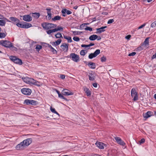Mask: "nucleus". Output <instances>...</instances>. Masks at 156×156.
Here are the masks:
<instances>
[{"instance_id": "nucleus-58", "label": "nucleus", "mask_w": 156, "mask_h": 156, "mask_svg": "<svg viewBox=\"0 0 156 156\" xmlns=\"http://www.w3.org/2000/svg\"><path fill=\"white\" fill-rule=\"evenodd\" d=\"M131 37V36L130 35H128L125 37V38L129 40L130 39V38Z\"/></svg>"}, {"instance_id": "nucleus-34", "label": "nucleus", "mask_w": 156, "mask_h": 156, "mask_svg": "<svg viewBox=\"0 0 156 156\" xmlns=\"http://www.w3.org/2000/svg\"><path fill=\"white\" fill-rule=\"evenodd\" d=\"M55 36L56 38H59L61 37L62 38V34L61 33H57L55 35Z\"/></svg>"}, {"instance_id": "nucleus-37", "label": "nucleus", "mask_w": 156, "mask_h": 156, "mask_svg": "<svg viewBox=\"0 0 156 156\" xmlns=\"http://www.w3.org/2000/svg\"><path fill=\"white\" fill-rule=\"evenodd\" d=\"M149 38H147L144 42V44L146 45L149 44Z\"/></svg>"}, {"instance_id": "nucleus-53", "label": "nucleus", "mask_w": 156, "mask_h": 156, "mask_svg": "<svg viewBox=\"0 0 156 156\" xmlns=\"http://www.w3.org/2000/svg\"><path fill=\"white\" fill-rule=\"evenodd\" d=\"M60 78L62 79H64L65 78V76L64 75L61 74L60 75Z\"/></svg>"}, {"instance_id": "nucleus-22", "label": "nucleus", "mask_w": 156, "mask_h": 156, "mask_svg": "<svg viewBox=\"0 0 156 156\" xmlns=\"http://www.w3.org/2000/svg\"><path fill=\"white\" fill-rule=\"evenodd\" d=\"M32 27V25L29 23L24 22L23 26V28H28Z\"/></svg>"}, {"instance_id": "nucleus-3", "label": "nucleus", "mask_w": 156, "mask_h": 156, "mask_svg": "<svg viewBox=\"0 0 156 156\" xmlns=\"http://www.w3.org/2000/svg\"><path fill=\"white\" fill-rule=\"evenodd\" d=\"M131 95L134 101H136L138 99V93L136 91V88H133L132 89L131 91Z\"/></svg>"}, {"instance_id": "nucleus-8", "label": "nucleus", "mask_w": 156, "mask_h": 156, "mask_svg": "<svg viewBox=\"0 0 156 156\" xmlns=\"http://www.w3.org/2000/svg\"><path fill=\"white\" fill-rule=\"evenodd\" d=\"M62 93L63 95L66 96H69L73 94V93L66 89H63L62 91Z\"/></svg>"}, {"instance_id": "nucleus-36", "label": "nucleus", "mask_w": 156, "mask_h": 156, "mask_svg": "<svg viewBox=\"0 0 156 156\" xmlns=\"http://www.w3.org/2000/svg\"><path fill=\"white\" fill-rule=\"evenodd\" d=\"M6 22L5 20H0V25L1 26H5Z\"/></svg>"}, {"instance_id": "nucleus-14", "label": "nucleus", "mask_w": 156, "mask_h": 156, "mask_svg": "<svg viewBox=\"0 0 156 156\" xmlns=\"http://www.w3.org/2000/svg\"><path fill=\"white\" fill-rule=\"evenodd\" d=\"M153 115V112L148 111L146 113L144 114L143 116L144 118L147 119Z\"/></svg>"}, {"instance_id": "nucleus-31", "label": "nucleus", "mask_w": 156, "mask_h": 156, "mask_svg": "<svg viewBox=\"0 0 156 156\" xmlns=\"http://www.w3.org/2000/svg\"><path fill=\"white\" fill-rule=\"evenodd\" d=\"M55 30L56 32L58 31H62L63 30V28L62 27L58 26L56 28H55Z\"/></svg>"}, {"instance_id": "nucleus-52", "label": "nucleus", "mask_w": 156, "mask_h": 156, "mask_svg": "<svg viewBox=\"0 0 156 156\" xmlns=\"http://www.w3.org/2000/svg\"><path fill=\"white\" fill-rule=\"evenodd\" d=\"M136 54V52H132L130 53H129V56H133L134 55H135Z\"/></svg>"}, {"instance_id": "nucleus-63", "label": "nucleus", "mask_w": 156, "mask_h": 156, "mask_svg": "<svg viewBox=\"0 0 156 156\" xmlns=\"http://www.w3.org/2000/svg\"><path fill=\"white\" fill-rule=\"evenodd\" d=\"M56 92L58 94V95H59V94H61L60 93V92H59V91H58V90H56Z\"/></svg>"}, {"instance_id": "nucleus-46", "label": "nucleus", "mask_w": 156, "mask_h": 156, "mask_svg": "<svg viewBox=\"0 0 156 156\" xmlns=\"http://www.w3.org/2000/svg\"><path fill=\"white\" fill-rule=\"evenodd\" d=\"M73 39L75 41H78L80 40V38L77 37H73Z\"/></svg>"}, {"instance_id": "nucleus-29", "label": "nucleus", "mask_w": 156, "mask_h": 156, "mask_svg": "<svg viewBox=\"0 0 156 156\" xmlns=\"http://www.w3.org/2000/svg\"><path fill=\"white\" fill-rule=\"evenodd\" d=\"M89 79L90 80H94V76L92 73H89Z\"/></svg>"}, {"instance_id": "nucleus-45", "label": "nucleus", "mask_w": 156, "mask_h": 156, "mask_svg": "<svg viewBox=\"0 0 156 156\" xmlns=\"http://www.w3.org/2000/svg\"><path fill=\"white\" fill-rule=\"evenodd\" d=\"M65 10V12H66V13L67 15H69L72 13V12L69 10H68L67 9H64Z\"/></svg>"}, {"instance_id": "nucleus-26", "label": "nucleus", "mask_w": 156, "mask_h": 156, "mask_svg": "<svg viewBox=\"0 0 156 156\" xmlns=\"http://www.w3.org/2000/svg\"><path fill=\"white\" fill-rule=\"evenodd\" d=\"M61 17L58 15L55 16L54 18H52V20L53 21H55L57 20H59L61 19Z\"/></svg>"}, {"instance_id": "nucleus-12", "label": "nucleus", "mask_w": 156, "mask_h": 156, "mask_svg": "<svg viewBox=\"0 0 156 156\" xmlns=\"http://www.w3.org/2000/svg\"><path fill=\"white\" fill-rule=\"evenodd\" d=\"M95 144L100 149H104L105 147L107 146L106 144L100 142H97Z\"/></svg>"}, {"instance_id": "nucleus-6", "label": "nucleus", "mask_w": 156, "mask_h": 156, "mask_svg": "<svg viewBox=\"0 0 156 156\" xmlns=\"http://www.w3.org/2000/svg\"><path fill=\"white\" fill-rule=\"evenodd\" d=\"M100 53V50L99 49H97L94 53H91L88 56L89 58L91 59L94 58L96 57Z\"/></svg>"}, {"instance_id": "nucleus-24", "label": "nucleus", "mask_w": 156, "mask_h": 156, "mask_svg": "<svg viewBox=\"0 0 156 156\" xmlns=\"http://www.w3.org/2000/svg\"><path fill=\"white\" fill-rule=\"evenodd\" d=\"M55 32V28L52 29H49L46 31L47 33L49 35H50L51 33H54Z\"/></svg>"}, {"instance_id": "nucleus-5", "label": "nucleus", "mask_w": 156, "mask_h": 156, "mask_svg": "<svg viewBox=\"0 0 156 156\" xmlns=\"http://www.w3.org/2000/svg\"><path fill=\"white\" fill-rule=\"evenodd\" d=\"M69 57L75 62H78L80 59V57L78 55L74 53H71L70 54Z\"/></svg>"}, {"instance_id": "nucleus-42", "label": "nucleus", "mask_w": 156, "mask_h": 156, "mask_svg": "<svg viewBox=\"0 0 156 156\" xmlns=\"http://www.w3.org/2000/svg\"><path fill=\"white\" fill-rule=\"evenodd\" d=\"M106 58L104 56H102L101 58V61L102 62H105L106 61Z\"/></svg>"}, {"instance_id": "nucleus-61", "label": "nucleus", "mask_w": 156, "mask_h": 156, "mask_svg": "<svg viewBox=\"0 0 156 156\" xmlns=\"http://www.w3.org/2000/svg\"><path fill=\"white\" fill-rule=\"evenodd\" d=\"M4 18L3 16L0 14V19H3Z\"/></svg>"}, {"instance_id": "nucleus-55", "label": "nucleus", "mask_w": 156, "mask_h": 156, "mask_svg": "<svg viewBox=\"0 0 156 156\" xmlns=\"http://www.w3.org/2000/svg\"><path fill=\"white\" fill-rule=\"evenodd\" d=\"M145 141V140L144 138H143L141 139L140 141V144H142L144 143Z\"/></svg>"}, {"instance_id": "nucleus-7", "label": "nucleus", "mask_w": 156, "mask_h": 156, "mask_svg": "<svg viewBox=\"0 0 156 156\" xmlns=\"http://www.w3.org/2000/svg\"><path fill=\"white\" fill-rule=\"evenodd\" d=\"M22 93L26 95H30L32 92L31 90L29 88H24L21 90Z\"/></svg>"}, {"instance_id": "nucleus-11", "label": "nucleus", "mask_w": 156, "mask_h": 156, "mask_svg": "<svg viewBox=\"0 0 156 156\" xmlns=\"http://www.w3.org/2000/svg\"><path fill=\"white\" fill-rule=\"evenodd\" d=\"M31 81V83L38 87H40L42 85V83L40 82L34 80L33 79H31L30 80Z\"/></svg>"}, {"instance_id": "nucleus-39", "label": "nucleus", "mask_w": 156, "mask_h": 156, "mask_svg": "<svg viewBox=\"0 0 156 156\" xmlns=\"http://www.w3.org/2000/svg\"><path fill=\"white\" fill-rule=\"evenodd\" d=\"M88 23H83L81 24L80 27V30H82L83 29L84 27L85 26L87 25L88 24Z\"/></svg>"}, {"instance_id": "nucleus-27", "label": "nucleus", "mask_w": 156, "mask_h": 156, "mask_svg": "<svg viewBox=\"0 0 156 156\" xmlns=\"http://www.w3.org/2000/svg\"><path fill=\"white\" fill-rule=\"evenodd\" d=\"M40 16V14L38 12L32 13V16L36 19H38Z\"/></svg>"}, {"instance_id": "nucleus-28", "label": "nucleus", "mask_w": 156, "mask_h": 156, "mask_svg": "<svg viewBox=\"0 0 156 156\" xmlns=\"http://www.w3.org/2000/svg\"><path fill=\"white\" fill-rule=\"evenodd\" d=\"M31 79V78H29L28 77L22 78V79L24 81L27 83H31V81H30V80Z\"/></svg>"}, {"instance_id": "nucleus-40", "label": "nucleus", "mask_w": 156, "mask_h": 156, "mask_svg": "<svg viewBox=\"0 0 156 156\" xmlns=\"http://www.w3.org/2000/svg\"><path fill=\"white\" fill-rule=\"evenodd\" d=\"M61 12L62 13V16H63L65 17L66 16L67 14L65 12V11L64 9H62V10L61 11Z\"/></svg>"}, {"instance_id": "nucleus-9", "label": "nucleus", "mask_w": 156, "mask_h": 156, "mask_svg": "<svg viewBox=\"0 0 156 156\" xmlns=\"http://www.w3.org/2000/svg\"><path fill=\"white\" fill-rule=\"evenodd\" d=\"M114 138L118 144L123 146L126 144V143L119 137L116 136Z\"/></svg>"}, {"instance_id": "nucleus-49", "label": "nucleus", "mask_w": 156, "mask_h": 156, "mask_svg": "<svg viewBox=\"0 0 156 156\" xmlns=\"http://www.w3.org/2000/svg\"><path fill=\"white\" fill-rule=\"evenodd\" d=\"M51 51L53 52V54H56L57 53V51L55 50L54 48L51 49Z\"/></svg>"}, {"instance_id": "nucleus-13", "label": "nucleus", "mask_w": 156, "mask_h": 156, "mask_svg": "<svg viewBox=\"0 0 156 156\" xmlns=\"http://www.w3.org/2000/svg\"><path fill=\"white\" fill-rule=\"evenodd\" d=\"M22 17V16H21ZM23 19L25 21L30 22L32 20V17L29 15H24L22 16Z\"/></svg>"}, {"instance_id": "nucleus-30", "label": "nucleus", "mask_w": 156, "mask_h": 156, "mask_svg": "<svg viewBox=\"0 0 156 156\" xmlns=\"http://www.w3.org/2000/svg\"><path fill=\"white\" fill-rule=\"evenodd\" d=\"M7 33L6 32L5 33H1L0 32V38H4L6 35Z\"/></svg>"}, {"instance_id": "nucleus-64", "label": "nucleus", "mask_w": 156, "mask_h": 156, "mask_svg": "<svg viewBox=\"0 0 156 156\" xmlns=\"http://www.w3.org/2000/svg\"><path fill=\"white\" fill-rule=\"evenodd\" d=\"M64 37L65 39H67V38L68 37H67L66 36H64Z\"/></svg>"}, {"instance_id": "nucleus-44", "label": "nucleus", "mask_w": 156, "mask_h": 156, "mask_svg": "<svg viewBox=\"0 0 156 156\" xmlns=\"http://www.w3.org/2000/svg\"><path fill=\"white\" fill-rule=\"evenodd\" d=\"M84 29L86 30H89L90 31H92V28L89 27H86L84 28Z\"/></svg>"}, {"instance_id": "nucleus-35", "label": "nucleus", "mask_w": 156, "mask_h": 156, "mask_svg": "<svg viewBox=\"0 0 156 156\" xmlns=\"http://www.w3.org/2000/svg\"><path fill=\"white\" fill-rule=\"evenodd\" d=\"M48 16H47V18L48 20H50L51 18V12L48 11L47 12Z\"/></svg>"}, {"instance_id": "nucleus-41", "label": "nucleus", "mask_w": 156, "mask_h": 156, "mask_svg": "<svg viewBox=\"0 0 156 156\" xmlns=\"http://www.w3.org/2000/svg\"><path fill=\"white\" fill-rule=\"evenodd\" d=\"M16 24L17 27H19L23 28V24L20 23V22H18Z\"/></svg>"}, {"instance_id": "nucleus-10", "label": "nucleus", "mask_w": 156, "mask_h": 156, "mask_svg": "<svg viewBox=\"0 0 156 156\" xmlns=\"http://www.w3.org/2000/svg\"><path fill=\"white\" fill-rule=\"evenodd\" d=\"M37 101L33 100L26 99L24 101V103L27 105H36Z\"/></svg>"}, {"instance_id": "nucleus-43", "label": "nucleus", "mask_w": 156, "mask_h": 156, "mask_svg": "<svg viewBox=\"0 0 156 156\" xmlns=\"http://www.w3.org/2000/svg\"><path fill=\"white\" fill-rule=\"evenodd\" d=\"M86 53L85 52L84 50H82L80 52V55L83 56H84L86 54Z\"/></svg>"}, {"instance_id": "nucleus-50", "label": "nucleus", "mask_w": 156, "mask_h": 156, "mask_svg": "<svg viewBox=\"0 0 156 156\" xmlns=\"http://www.w3.org/2000/svg\"><path fill=\"white\" fill-rule=\"evenodd\" d=\"M58 96L59 98L61 99H65V98L61 94H59V95H58Z\"/></svg>"}, {"instance_id": "nucleus-48", "label": "nucleus", "mask_w": 156, "mask_h": 156, "mask_svg": "<svg viewBox=\"0 0 156 156\" xmlns=\"http://www.w3.org/2000/svg\"><path fill=\"white\" fill-rule=\"evenodd\" d=\"M67 40H68V42L71 43L73 41L70 37H68Z\"/></svg>"}, {"instance_id": "nucleus-54", "label": "nucleus", "mask_w": 156, "mask_h": 156, "mask_svg": "<svg viewBox=\"0 0 156 156\" xmlns=\"http://www.w3.org/2000/svg\"><path fill=\"white\" fill-rule=\"evenodd\" d=\"M81 46L82 47H83V48H87V47H89V45H88H88H86V44H82L81 45Z\"/></svg>"}, {"instance_id": "nucleus-2", "label": "nucleus", "mask_w": 156, "mask_h": 156, "mask_svg": "<svg viewBox=\"0 0 156 156\" xmlns=\"http://www.w3.org/2000/svg\"><path fill=\"white\" fill-rule=\"evenodd\" d=\"M0 45H1L3 46L8 48L13 47L14 48V50H17V48L13 46L12 44L10 42L7 40H2L0 41Z\"/></svg>"}, {"instance_id": "nucleus-38", "label": "nucleus", "mask_w": 156, "mask_h": 156, "mask_svg": "<svg viewBox=\"0 0 156 156\" xmlns=\"http://www.w3.org/2000/svg\"><path fill=\"white\" fill-rule=\"evenodd\" d=\"M73 33L74 35H78V34H81L83 32L81 31H73Z\"/></svg>"}, {"instance_id": "nucleus-19", "label": "nucleus", "mask_w": 156, "mask_h": 156, "mask_svg": "<svg viewBox=\"0 0 156 156\" xmlns=\"http://www.w3.org/2000/svg\"><path fill=\"white\" fill-rule=\"evenodd\" d=\"M107 27V26H104L101 27L100 28H97L96 30H97V32L96 33H101V32H103L105 31V30H104L105 28H106Z\"/></svg>"}, {"instance_id": "nucleus-33", "label": "nucleus", "mask_w": 156, "mask_h": 156, "mask_svg": "<svg viewBox=\"0 0 156 156\" xmlns=\"http://www.w3.org/2000/svg\"><path fill=\"white\" fill-rule=\"evenodd\" d=\"M42 48V46L41 45L37 44L36 45L35 49H36L37 51H39Z\"/></svg>"}, {"instance_id": "nucleus-1", "label": "nucleus", "mask_w": 156, "mask_h": 156, "mask_svg": "<svg viewBox=\"0 0 156 156\" xmlns=\"http://www.w3.org/2000/svg\"><path fill=\"white\" fill-rule=\"evenodd\" d=\"M41 26L44 30H48L56 28L57 25L55 24L44 22L41 24Z\"/></svg>"}, {"instance_id": "nucleus-25", "label": "nucleus", "mask_w": 156, "mask_h": 156, "mask_svg": "<svg viewBox=\"0 0 156 156\" xmlns=\"http://www.w3.org/2000/svg\"><path fill=\"white\" fill-rule=\"evenodd\" d=\"M62 41V40L60 39L56 41L53 43L52 45L56 46L59 44Z\"/></svg>"}, {"instance_id": "nucleus-21", "label": "nucleus", "mask_w": 156, "mask_h": 156, "mask_svg": "<svg viewBox=\"0 0 156 156\" xmlns=\"http://www.w3.org/2000/svg\"><path fill=\"white\" fill-rule=\"evenodd\" d=\"M83 90L87 96H90L91 95V92L88 88L86 87H84Z\"/></svg>"}, {"instance_id": "nucleus-57", "label": "nucleus", "mask_w": 156, "mask_h": 156, "mask_svg": "<svg viewBox=\"0 0 156 156\" xmlns=\"http://www.w3.org/2000/svg\"><path fill=\"white\" fill-rule=\"evenodd\" d=\"M137 49L139 51H141L143 49V48L142 47V46L138 47Z\"/></svg>"}, {"instance_id": "nucleus-59", "label": "nucleus", "mask_w": 156, "mask_h": 156, "mask_svg": "<svg viewBox=\"0 0 156 156\" xmlns=\"http://www.w3.org/2000/svg\"><path fill=\"white\" fill-rule=\"evenodd\" d=\"M93 86L94 87H97V84L96 83H94L93 84Z\"/></svg>"}, {"instance_id": "nucleus-60", "label": "nucleus", "mask_w": 156, "mask_h": 156, "mask_svg": "<svg viewBox=\"0 0 156 156\" xmlns=\"http://www.w3.org/2000/svg\"><path fill=\"white\" fill-rule=\"evenodd\" d=\"M94 45V44L91 43H90V44H88V45H89V47H90V46H93Z\"/></svg>"}, {"instance_id": "nucleus-56", "label": "nucleus", "mask_w": 156, "mask_h": 156, "mask_svg": "<svg viewBox=\"0 0 156 156\" xmlns=\"http://www.w3.org/2000/svg\"><path fill=\"white\" fill-rule=\"evenodd\" d=\"M156 26V24H155V23H154V22L152 23L151 25V27H152V28Z\"/></svg>"}, {"instance_id": "nucleus-62", "label": "nucleus", "mask_w": 156, "mask_h": 156, "mask_svg": "<svg viewBox=\"0 0 156 156\" xmlns=\"http://www.w3.org/2000/svg\"><path fill=\"white\" fill-rule=\"evenodd\" d=\"M48 47L50 48L51 49L53 48L51 45L49 44H48Z\"/></svg>"}, {"instance_id": "nucleus-15", "label": "nucleus", "mask_w": 156, "mask_h": 156, "mask_svg": "<svg viewBox=\"0 0 156 156\" xmlns=\"http://www.w3.org/2000/svg\"><path fill=\"white\" fill-rule=\"evenodd\" d=\"M32 139L31 138H28L24 140L23 142L25 147L30 145L32 142Z\"/></svg>"}, {"instance_id": "nucleus-32", "label": "nucleus", "mask_w": 156, "mask_h": 156, "mask_svg": "<svg viewBox=\"0 0 156 156\" xmlns=\"http://www.w3.org/2000/svg\"><path fill=\"white\" fill-rule=\"evenodd\" d=\"M50 110L53 113H55L58 115H59V114L58 113V112H57L56 111L55 109L54 108H53L52 107H51L50 108Z\"/></svg>"}, {"instance_id": "nucleus-51", "label": "nucleus", "mask_w": 156, "mask_h": 156, "mask_svg": "<svg viewBox=\"0 0 156 156\" xmlns=\"http://www.w3.org/2000/svg\"><path fill=\"white\" fill-rule=\"evenodd\" d=\"M114 22V20L113 19H110L109 20L108 22V24H110L111 23H112Z\"/></svg>"}, {"instance_id": "nucleus-4", "label": "nucleus", "mask_w": 156, "mask_h": 156, "mask_svg": "<svg viewBox=\"0 0 156 156\" xmlns=\"http://www.w3.org/2000/svg\"><path fill=\"white\" fill-rule=\"evenodd\" d=\"M9 58L15 63L20 65L22 64V62L21 60L16 56H11L9 57Z\"/></svg>"}, {"instance_id": "nucleus-20", "label": "nucleus", "mask_w": 156, "mask_h": 156, "mask_svg": "<svg viewBox=\"0 0 156 156\" xmlns=\"http://www.w3.org/2000/svg\"><path fill=\"white\" fill-rule=\"evenodd\" d=\"M87 65L91 69H94L96 68V64L94 63L89 62Z\"/></svg>"}, {"instance_id": "nucleus-16", "label": "nucleus", "mask_w": 156, "mask_h": 156, "mask_svg": "<svg viewBox=\"0 0 156 156\" xmlns=\"http://www.w3.org/2000/svg\"><path fill=\"white\" fill-rule=\"evenodd\" d=\"M68 44L64 43L62 44L61 46V47L63 51L66 52L68 51Z\"/></svg>"}, {"instance_id": "nucleus-17", "label": "nucleus", "mask_w": 156, "mask_h": 156, "mask_svg": "<svg viewBox=\"0 0 156 156\" xmlns=\"http://www.w3.org/2000/svg\"><path fill=\"white\" fill-rule=\"evenodd\" d=\"M9 19L11 20V22L13 23H17L18 22H20V20L18 18L14 17H11L9 18Z\"/></svg>"}, {"instance_id": "nucleus-18", "label": "nucleus", "mask_w": 156, "mask_h": 156, "mask_svg": "<svg viewBox=\"0 0 156 156\" xmlns=\"http://www.w3.org/2000/svg\"><path fill=\"white\" fill-rule=\"evenodd\" d=\"M25 146H24L23 142H21L20 144H18L16 146V148L17 150H20L23 149Z\"/></svg>"}, {"instance_id": "nucleus-47", "label": "nucleus", "mask_w": 156, "mask_h": 156, "mask_svg": "<svg viewBox=\"0 0 156 156\" xmlns=\"http://www.w3.org/2000/svg\"><path fill=\"white\" fill-rule=\"evenodd\" d=\"M146 25V23H144L142 25L140 26H139L138 27L137 29L138 30L140 29L143 28V27H145Z\"/></svg>"}, {"instance_id": "nucleus-23", "label": "nucleus", "mask_w": 156, "mask_h": 156, "mask_svg": "<svg viewBox=\"0 0 156 156\" xmlns=\"http://www.w3.org/2000/svg\"><path fill=\"white\" fill-rule=\"evenodd\" d=\"M98 37V36L95 34H93L90 36L89 37V39L91 41H94L97 39Z\"/></svg>"}]
</instances>
